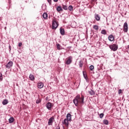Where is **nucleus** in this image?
<instances>
[{
  "mask_svg": "<svg viewBox=\"0 0 129 129\" xmlns=\"http://www.w3.org/2000/svg\"><path fill=\"white\" fill-rule=\"evenodd\" d=\"M73 103L76 106H78L79 104H84V96L81 95H77L73 100Z\"/></svg>",
  "mask_w": 129,
  "mask_h": 129,
  "instance_id": "1",
  "label": "nucleus"
},
{
  "mask_svg": "<svg viewBox=\"0 0 129 129\" xmlns=\"http://www.w3.org/2000/svg\"><path fill=\"white\" fill-rule=\"evenodd\" d=\"M59 26V24H58V22L56 21V19H53L52 20V30H56L57 28H58V26Z\"/></svg>",
  "mask_w": 129,
  "mask_h": 129,
  "instance_id": "2",
  "label": "nucleus"
},
{
  "mask_svg": "<svg viewBox=\"0 0 129 129\" xmlns=\"http://www.w3.org/2000/svg\"><path fill=\"white\" fill-rule=\"evenodd\" d=\"M109 48L112 51H116V50H117L118 47H117V45H116V44H113L110 45Z\"/></svg>",
  "mask_w": 129,
  "mask_h": 129,
  "instance_id": "3",
  "label": "nucleus"
},
{
  "mask_svg": "<svg viewBox=\"0 0 129 129\" xmlns=\"http://www.w3.org/2000/svg\"><path fill=\"white\" fill-rule=\"evenodd\" d=\"M66 64L67 65H70V64H71L72 63V56H69L66 59Z\"/></svg>",
  "mask_w": 129,
  "mask_h": 129,
  "instance_id": "4",
  "label": "nucleus"
},
{
  "mask_svg": "<svg viewBox=\"0 0 129 129\" xmlns=\"http://www.w3.org/2000/svg\"><path fill=\"white\" fill-rule=\"evenodd\" d=\"M62 124H64L67 127H68L69 125V120L67 119H64L63 121H62Z\"/></svg>",
  "mask_w": 129,
  "mask_h": 129,
  "instance_id": "5",
  "label": "nucleus"
},
{
  "mask_svg": "<svg viewBox=\"0 0 129 129\" xmlns=\"http://www.w3.org/2000/svg\"><path fill=\"white\" fill-rule=\"evenodd\" d=\"M54 120V117L52 116L50 117L48 120V125H52V123H53Z\"/></svg>",
  "mask_w": 129,
  "mask_h": 129,
  "instance_id": "6",
  "label": "nucleus"
},
{
  "mask_svg": "<svg viewBox=\"0 0 129 129\" xmlns=\"http://www.w3.org/2000/svg\"><path fill=\"white\" fill-rule=\"evenodd\" d=\"M123 31L126 33L127 32L128 30V27H127V23L125 22L123 25Z\"/></svg>",
  "mask_w": 129,
  "mask_h": 129,
  "instance_id": "7",
  "label": "nucleus"
},
{
  "mask_svg": "<svg viewBox=\"0 0 129 129\" xmlns=\"http://www.w3.org/2000/svg\"><path fill=\"white\" fill-rule=\"evenodd\" d=\"M13 61H9L6 65V68L10 69V68L13 67Z\"/></svg>",
  "mask_w": 129,
  "mask_h": 129,
  "instance_id": "8",
  "label": "nucleus"
},
{
  "mask_svg": "<svg viewBox=\"0 0 129 129\" xmlns=\"http://www.w3.org/2000/svg\"><path fill=\"white\" fill-rule=\"evenodd\" d=\"M46 106L47 109H49V110H51V107H52V106H53V105H52V103H51L50 102H48L46 104Z\"/></svg>",
  "mask_w": 129,
  "mask_h": 129,
  "instance_id": "9",
  "label": "nucleus"
},
{
  "mask_svg": "<svg viewBox=\"0 0 129 129\" xmlns=\"http://www.w3.org/2000/svg\"><path fill=\"white\" fill-rule=\"evenodd\" d=\"M37 87L38 88H43L44 87V84L42 82H40L38 83Z\"/></svg>",
  "mask_w": 129,
  "mask_h": 129,
  "instance_id": "10",
  "label": "nucleus"
},
{
  "mask_svg": "<svg viewBox=\"0 0 129 129\" xmlns=\"http://www.w3.org/2000/svg\"><path fill=\"white\" fill-rule=\"evenodd\" d=\"M108 40L109 41H110V42H112L113 40H114V37H113V35H110L108 36Z\"/></svg>",
  "mask_w": 129,
  "mask_h": 129,
  "instance_id": "11",
  "label": "nucleus"
},
{
  "mask_svg": "<svg viewBox=\"0 0 129 129\" xmlns=\"http://www.w3.org/2000/svg\"><path fill=\"white\" fill-rule=\"evenodd\" d=\"M71 118H72V117H71V114L68 113L67 115V118H66V119H67L68 120L70 121V120H71Z\"/></svg>",
  "mask_w": 129,
  "mask_h": 129,
  "instance_id": "12",
  "label": "nucleus"
},
{
  "mask_svg": "<svg viewBox=\"0 0 129 129\" xmlns=\"http://www.w3.org/2000/svg\"><path fill=\"white\" fill-rule=\"evenodd\" d=\"M56 11L57 12H63V9L61 6H58L56 8Z\"/></svg>",
  "mask_w": 129,
  "mask_h": 129,
  "instance_id": "13",
  "label": "nucleus"
},
{
  "mask_svg": "<svg viewBox=\"0 0 129 129\" xmlns=\"http://www.w3.org/2000/svg\"><path fill=\"white\" fill-rule=\"evenodd\" d=\"M60 33L61 35H63L65 34V31L64 30V29L60 28Z\"/></svg>",
  "mask_w": 129,
  "mask_h": 129,
  "instance_id": "14",
  "label": "nucleus"
},
{
  "mask_svg": "<svg viewBox=\"0 0 129 129\" xmlns=\"http://www.w3.org/2000/svg\"><path fill=\"white\" fill-rule=\"evenodd\" d=\"M95 18L96 21H100V17H99V15H98V14H96L95 15Z\"/></svg>",
  "mask_w": 129,
  "mask_h": 129,
  "instance_id": "15",
  "label": "nucleus"
},
{
  "mask_svg": "<svg viewBox=\"0 0 129 129\" xmlns=\"http://www.w3.org/2000/svg\"><path fill=\"white\" fill-rule=\"evenodd\" d=\"M14 120H15V118H14V117H10V119H9V123H12L14 122Z\"/></svg>",
  "mask_w": 129,
  "mask_h": 129,
  "instance_id": "16",
  "label": "nucleus"
},
{
  "mask_svg": "<svg viewBox=\"0 0 129 129\" xmlns=\"http://www.w3.org/2000/svg\"><path fill=\"white\" fill-rule=\"evenodd\" d=\"M2 103L3 105H6V104H8V103H9V101H8V100L7 99H5L3 100V101L2 102Z\"/></svg>",
  "mask_w": 129,
  "mask_h": 129,
  "instance_id": "17",
  "label": "nucleus"
},
{
  "mask_svg": "<svg viewBox=\"0 0 129 129\" xmlns=\"http://www.w3.org/2000/svg\"><path fill=\"white\" fill-rule=\"evenodd\" d=\"M79 65L80 68H82V66H83V61L80 60L79 62Z\"/></svg>",
  "mask_w": 129,
  "mask_h": 129,
  "instance_id": "18",
  "label": "nucleus"
},
{
  "mask_svg": "<svg viewBox=\"0 0 129 129\" xmlns=\"http://www.w3.org/2000/svg\"><path fill=\"white\" fill-rule=\"evenodd\" d=\"M29 78L30 80H32V81H34L35 80V77H34V75L31 74L29 76Z\"/></svg>",
  "mask_w": 129,
  "mask_h": 129,
  "instance_id": "19",
  "label": "nucleus"
},
{
  "mask_svg": "<svg viewBox=\"0 0 129 129\" xmlns=\"http://www.w3.org/2000/svg\"><path fill=\"white\" fill-rule=\"evenodd\" d=\"M89 93H90V95H94V94H95V92L92 90H91L89 91Z\"/></svg>",
  "mask_w": 129,
  "mask_h": 129,
  "instance_id": "20",
  "label": "nucleus"
},
{
  "mask_svg": "<svg viewBox=\"0 0 129 129\" xmlns=\"http://www.w3.org/2000/svg\"><path fill=\"white\" fill-rule=\"evenodd\" d=\"M62 8L63 9V10H65V11H67L68 10V7L66 5H62Z\"/></svg>",
  "mask_w": 129,
  "mask_h": 129,
  "instance_id": "21",
  "label": "nucleus"
},
{
  "mask_svg": "<svg viewBox=\"0 0 129 129\" xmlns=\"http://www.w3.org/2000/svg\"><path fill=\"white\" fill-rule=\"evenodd\" d=\"M42 17L44 19H47L48 18V14L47 13H44L42 15Z\"/></svg>",
  "mask_w": 129,
  "mask_h": 129,
  "instance_id": "22",
  "label": "nucleus"
},
{
  "mask_svg": "<svg viewBox=\"0 0 129 129\" xmlns=\"http://www.w3.org/2000/svg\"><path fill=\"white\" fill-rule=\"evenodd\" d=\"M101 34H102L103 35H106L107 33L106 32V30L103 29L101 32Z\"/></svg>",
  "mask_w": 129,
  "mask_h": 129,
  "instance_id": "23",
  "label": "nucleus"
},
{
  "mask_svg": "<svg viewBox=\"0 0 129 129\" xmlns=\"http://www.w3.org/2000/svg\"><path fill=\"white\" fill-rule=\"evenodd\" d=\"M103 123H104V124H106L107 125V124H108V120H107L106 119H104L103 120Z\"/></svg>",
  "mask_w": 129,
  "mask_h": 129,
  "instance_id": "24",
  "label": "nucleus"
},
{
  "mask_svg": "<svg viewBox=\"0 0 129 129\" xmlns=\"http://www.w3.org/2000/svg\"><path fill=\"white\" fill-rule=\"evenodd\" d=\"M68 10L69 11H70V12H71V11L73 10V7H72V6H70L68 8Z\"/></svg>",
  "mask_w": 129,
  "mask_h": 129,
  "instance_id": "25",
  "label": "nucleus"
},
{
  "mask_svg": "<svg viewBox=\"0 0 129 129\" xmlns=\"http://www.w3.org/2000/svg\"><path fill=\"white\" fill-rule=\"evenodd\" d=\"M93 29H94L95 30H96V31H97V30H98V26H97V25L93 26Z\"/></svg>",
  "mask_w": 129,
  "mask_h": 129,
  "instance_id": "26",
  "label": "nucleus"
},
{
  "mask_svg": "<svg viewBox=\"0 0 129 129\" xmlns=\"http://www.w3.org/2000/svg\"><path fill=\"white\" fill-rule=\"evenodd\" d=\"M61 46L60 45V44H57L56 45V48L57 49V50H60V48Z\"/></svg>",
  "mask_w": 129,
  "mask_h": 129,
  "instance_id": "27",
  "label": "nucleus"
},
{
  "mask_svg": "<svg viewBox=\"0 0 129 129\" xmlns=\"http://www.w3.org/2000/svg\"><path fill=\"white\" fill-rule=\"evenodd\" d=\"M93 69H94V66H93V65L91 66L90 67V70H91V71H93Z\"/></svg>",
  "mask_w": 129,
  "mask_h": 129,
  "instance_id": "28",
  "label": "nucleus"
},
{
  "mask_svg": "<svg viewBox=\"0 0 129 129\" xmlns=\"http://www.w3.org/2000/svg\"><path fill=\"white\" fill-rule=\"evenodd\" d=\"M0 81H3V74L0 73Z\"/></svg>",
  "mask_w": 129,
  "mask_h": 129,
  "instance_id": "29",
  "label": "nucleus"
},
{
  "mask_svg": "<svg viewBox=\"0 0 129 129\" xmlns=\"http://www.w3.org/2000/svg\"><path fill=\"white\" fill-rule=\"evenodd\" d=\"M99 116H100V118H102V117H103V116H104V114L102 113L100 114Z\"/></svg>",
  "mask_w": 129,
  "mask_h": 129,
  "instance_id": "30",
  "label": "nucleus"
},
{
  "mask_svg": "<svg viewBox=\"0 0 129 129\" xmlns=\"http://www.w3.org/2000/svg\"><path fill=\"white\" fill-rule=\"evenodd\" d=\"M47 2L49 4L50 6L52 5V0H47Z\"/></svg>",
  "mask_w": 129,
  "mask_h": 129,
  "instance_id": "31",
  "label": "nucleus"
},
{
  "mask_svg": "<svg viewBox=\"0 0 129 129\" xmlns=\"http://www.w3.org/2000/svg\"><path fill=\"white\" fill-rule=\"evenodd\" d=\"M84 77L85 79H87V75H85L84 73H83Z\"/></svg>",
  "mask_w": 129,
  "mask_h": 129,
  "instance_id": "32",
  "label": "nucleus"
},
{
  "mask_svg": "<svg viewBox=\"0 0 129 129\" xmlns=\"http://www.w3.org/2000/svg\"><path fill=\"white\" fill-rule=\"evenodd\" d=\"M23 45V43H22V42H20L19 43V45H18V46H19V47H22V45Z\"/></svg>",
  "mask_w": 129,
  "mask_h": 129,
  "instance_id": "33",
  "label": "nucleus"
},
{
  "mask_svg": "<svg viewBox=\"0 0 129 129\" xmlns=\"http://www.w3.org/2000/svg\"><path fill=\"white\" fill-rule=\"evenodd\" d=\"M40 102H41V100H37V101H36V103H40Z\"/></svg>",
  "mask_w": 129,
  "mask_h": 129,
  "instance_id": "34",
  "label": "nucleus"
},
{
  "mask_svg": "<svg viewBox=\"0 0 129 129\" xmlns=\"http://www.w3.org/2000/svg\"><path fill=\"white\" fill-rule=\"evenodd\" d=\"M96 2V0H91V3L93 4V3H95Z\"/></svg>",
  "mask_w": 129,
  "mask_h": 129,
  "instance_id": "35",
  "label": "nucleus"
},
{
  "mask_svg": "<svg viewBox=\"0 0 129 129\" xmlns=\"http://www.w3.org/2000/svg\"><path fill=\"white\" fill-rule=\"evenodd\" d=\"M121 92H122V91L121 89L118 90V94H120V93H121Z\"/></svg>",
  "mask_w": 129,
  "mask_h": 129,
  "instance_id": "36",
  "label": "nucleus"
},
{
  "mask_svg": "<svg viewBox=\"0 0 129 129\" xmlns=\"http://www.w3.org/2000/svg\"><path fill=\"white\" fill-rule=\"evenodd\" d=\"M55 129H60V126H56Z\"/></svg>",
  "mask_w": 129,
  "mask_h": 129,
  "instance_id": "37",
  "label": "nucleus"
},
{
  "mask_svg": "<svg viewBox=\"0 0 129 129\" xmlns=\"http://www.w3.org/2000/svg\"><path fill=\"white\" fill-rule=\"evenodd\" d=\"M54 2H55V3H57V2H58V0H53Z\"/></svg>",
  "mask_w": 129,
  "mask_h": 129,
  "instance_id": "38",
  "label": "nucleus"
},
{
  "mask_svg": "<svg viewBox=\"0 0 129 129\" xmlns=\"http://www.w3.org/2000/svg\"><path fill=\"white\" fill-rule=\"evenodd\" d=\"M128 49H129V45H128Z\"/></svg>",
  "mask_w": 129,
  "mask_h": 129,
  "instance_id": "39",
  "label": "nucleus"
}]
</instances>
